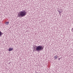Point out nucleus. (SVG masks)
<instances>
[{"label":"nucleus","mask_w":73,"mask_h":73,"mask_svg":"<svg viewBox=\"0 0 73 73\" xmlns=\"http://www.w3.org/2000/svg\"><path fill=\"white\" fill-rule=\"evenodd\" d=\"M27 12L26 11H21L20 13H18V17H23V16H25L27 14H26Z\"/></svg>","instance_id":"f257e3e1"},{"label":"nucleus","mask_w":73,"mask_h":73,"mask_svg":"<svg viewBox=\"0 0 73 73\" xmlns=\"http://www.w3.org/2000/svg\"><path fill=\"white\" fill-rule=\"evenodd\" d=\"M43 49H44V47L42 46H36V50L37 52H40L41 50H42Z\"/></svg>","instance_id":"f03ea898"},{"label":"nucleus","mask_w":73,"mask_h":73,"mask_svg":"<svg viewBox=\"0 0 73 73\" xmlns=\"http://www.w3.org/2000/svg\"><path fill=\"white\" fill-rule=\"evenodd\" d=\"M13 49V48H9V51L10 52V51H11V50H12Z\"/></svg>","instance_id":"7ed1b4c3"},{"label":"nucleus","mask_w":73,"mask_h":73,"mask_svg":"<svg viewBox=\"0 0 73 73\" xmlns=\"http://www.w3.org/2000/svg\"><path fill=\"white\" fill-rule=\"evenodd\" d=\"M57 57H58V56H57V55H56L54 57L55 60L57 59Z\"/></svg>","instance_id":"20e7f679"},{"label":"nucleus","mask_w":73,"mask_h":73,"mask_svg":"<svg viewBox=\"0 0 73 73\" xmlns=\"http://www.w3.org/2000/svg\"><path fill=\"white\" fill-rule=\"evenodd\" d=\"M2 35H3V33H2V32L0 31V37H1Z\"/></svg>","instance_id":"39448f33"},{"label":"nucleus","mask_w":73,"mask_h":73,"mask_svg":"<svg viewBox=\"0 0 73 73\" xmlns=\"http://www.w3.org/2000/svg\"><path fill=\"white\" fill-rule=\"evenodd\" d=\"M34 50H33V52H35V51H37V50H36V48H35V47H34Z\"/></svg>","instance_id":"423d86ee"},{"label":"nucleus","mask_w":73,"mask_h":73,"mask_svg":"<svg viewBox=\"0 0 73 73\" xmlns=\"http://www.w3.org/2000/svg\"><path fill=\"white\" fill-rule=\"evenodd\" d=\"M5 24L7 25L8 24H9V22H7L5 23Z\"/></svg>","instance_id":"0eeeda50"},{"label":"nucleus","mask_w":73,"mask_h":73,"mask_svg":"<svg viewBox=\"0 0 73 73\" xmlns=\"http://www.w3.org/2000/svg\"><path fill=\"white\" fill-rule=\"evenodd\" d=\"M59 13L60 14V13H62V11H60L59 12Z\"/></svg>","instance_id":"6e6552de"},{"label":"nucleus","mask_w":73,"mask_h":73,"mask_svg":"<svg viewBox=\"0 0 73 73\" xmlns=\"http://www.w3.org/2000/svg\"><path fill=\"white\" fill-rule=\"evenodd\" d=\"M58 12H60V11H59V10H58Z\"/></svg>","instance_id":"1a4fd4ad"},{"label":"nucleus","mask_w":73,"mask_h":73,"mask_svg":"<svg viewBox=\"0 0 73 73\" xmlns=\"http://www.w3.org/2000/svg\"><path fill=\"white\" fill-rule=\"evenodd\" d=\"M58 59H59V60H60V58H58Z\"/></svg>","instance_id":"9d476101"}]
</instances>
